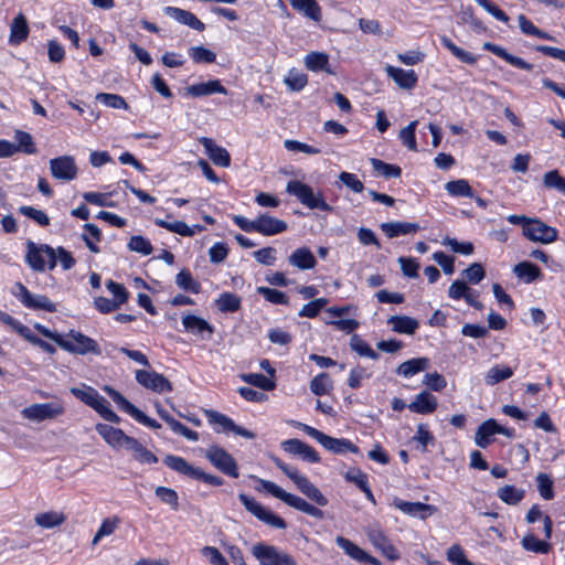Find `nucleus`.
Listing matches in <instances>:
<instances>
[{
  "label": "nucleus",
  "mask_w": 565,
  "mask_h": 565,
  "mask_svg": "<svg viewBox=\"0 0 565 565\" xmlns=\"http://www.w3.org/2000/svg\"><path fill=\"white\" fill-rule=\"evenodd\" d=\"M440 43L443 44L444 47L450 51V53L459 61L467 63L469 65L476 64L477 57L472 53L457 46L448 36L443 35L440 38Z\"/></svg>",
  "instance_id": "obj_41"
},
{
  "label": "nucleus",
  "mask_w": 565,
  "mask_h": 565,
  "mask_svg": "<svg viewBox=\"0 0 565 565\" xmlns=\"http://www.w3.org/2000/svg\"><path fill=\"white\" fill-rule=\"evenodd\" d=\"M521 544L524 550L540 554H547L552 548L550 543L539 540L534 534L531 533L526 534L522 539Z\"/></svg>",
  "instance_id": "obj_53"
},
{
  "label": "nucleus",
  "mask_w": 565,
  "mask_h": 565,
  "mask_svg": "<svg viewBox=\"0 0 565 565\" xmlns=\"http://www.w3.org/2000/svg\"><path fill=\"white\" fill-rule=\"evenodd\" d=\"M252 555L260 565H297V561L289 553L266 543H257L252 547Z\"/></svg>",
  "instance_id": "obj_5"
},
{
  "label": "nucleus",
  "mask_w": 565,
  "mask_h": 565,
  "mask_svg": "<svg viewBox=\"0 0 565 565\" xmlns=\"http://www.w3.org/2000/svg\"><path fill=\"white\" fill-rule=\"evenodd\" d=\"M154 223L159 227L166 228L167 231L179 234L181 236L192 237L195 235V230L191 228V226H189L183 221L168 222L162 218H156Z\"/></svg>",
  "instance_id": "obj_43"
},
{
  "label": "nucleus",
  "mask_w": 565,
  "mask_h": 565,
  "mask_svg": "<svg viewBox=\"0 0 565 565\" xmlns=\"http://www.w3.org/2000/svg\"><path fill=\"white\" fill-rule=\"evenodd\" d=\"M96 431L104 438V440L113 448L118 449L127 445L131 438L127 436L121 429L115 428L107 424H97Z\"/></svg>",
  "instance_id": "obj_20"
},
{
  "label": "nucleus",
  "mask_w": 565,
  "mask_h": 565,
  "mask_svg": "<svg viewBox=\"0 0 565 565\" xmlns=\"http://www.w3.org/2000/svg\"><path fill=\"white\" fill-rule=\"evenodd\" d=\"M449 195L456 198H475V193L469 182L465 179L449 181L445 184Z\"/></svg>",
  "instance_id": "obj_40"
},
{
  "label": "nucleus",
  "mask_w": 565,
  "mask_h": 565,
  "mask_svg": "<svg viewBox=\"0 0 565 565\" xmlns=\"http://www.w3.org/2000/svg\"><path fill=\"white\" fill-rule=\"evenodd\" d=\"M417 126V120L409 122L406 127H404L399 131V139L404 146H406L409 150L416 151L417 145L415 139V130Z\"/></svg>",
  "instance_id": "obj_62"
},
{
  "label": "nucleus",
  "mask_w": 565,
  "mask_h": 565,
  "mask_svg": "<svg viewBox=\"0 0 565 565\" xmlns=\"http://www.w3.org/2000/svg\"><path fill=\"white\" fill-rule=\"evenodd\" d=\"M185 92L191 97H202L213 94L227 95V89L221 84L218 79H212L205 83L190 85Z\"/></svg>",
  "instance_id": "obj_22"
},
{
  "label": "nucleus",
  "mask_w": 565,
  "mask_h": 565,
  "mask_svg": "<svg viewBox=\"0 0 565 565\" xmlns=\"http://www.w3.org/2000/svg\"><path fill=\"white\" fill-rule=\"evenodd\" d=\"M513 273L526 284H531L542 277L539 266L530 262H521L514 266Z\"/></svg>",
  "instance_id": "obj_36"
},
{
  "label": "nucleus",
  "mask_w": 565,
  "mask_h": 565,
  "mask_svg": "<svg viewBox=\"0 0 565 565\" xmlns=\"http://www.w3.org/2000/svg\"><path fill=\"white\" fill-rule=\"evenodd\" d=\"M128 248L131 252H136V253L142 254L145 256L150 255L153 250L150 241L141 235L131 236V238L128 243Z\"/></svg>",
  "instance_id": "obj_59"
},
{
  "label": "nucleus",
  "mask_w": 565,
  "mask_h": 565,
  "mask_svg": "<svg viewBox=\"0 0 565 565\" xmlns=\"http://www.w3.org/2000/svg\"><path fill=\"white\" fill-rule=\"evenodd\" d=\"M262 487L265 491L274 495L275 498L281 500L287 505L306 513L312 518H316L318 520H321L324 518V512L319 509L318 507H315L313 504H310L305 499L295 495L292 493H289L285 491L282 488L277 486L273 481L268 480H260Z\"/></svg>",
  "instance_id": "obj_2"
},
{
  "label": "nucleus",
  "mask_w": 565,
  "mask_h": 565,
  "mask_svg": "<svg viewBox=\"0 0 565 565\" xmlns=\"http://www.w3.org/2000/svg\"><path fill=\"white\" fill-rule=\"evenodd\" d=\"M215 303L222 312H235L241 308V298L232 292H223Z\"/></svg>",
  "instance_id": "obj_50"
},
{
  "label": "nucleus",
  "mask_w": 565,
  "mask_h": 565,
  "mask_svg": "<svg viewBox=\"0 0 565 565\" xmlns=\"http://www.w3.org/2000/svg\"><path fill=\"white\" fill-rule=\"evenodd\" d=\"M438 406L437 397L427 391L416 395L415 399L407 405L408 409L416 414H430Z\"/></svg>",
  "instance_id": "obj_25"
},
{
  "label": "nucleus",
  "mask_w": 565,
  "mask_h": 565,
  "mask_svg": "<svg viewBox=\"0 0 565 565\" xmlns=\"http://www.w3.org/2000/svg\"><path fill=\"white\" fill-rule=\"evenodd\" d=\"M238 499L241 503L245 507V509L262 522L275 529L287 527V523L284 519H281L279 515L273 513L269 509L258 503L254 498L245 493H241L238 495Z\"/></svg>",
  "instance_id": "obj_8"
},
{
  "label": "nucleus",
  "mask_w": 565,
  "mask_h": 565,
  "mask_svg": "<svg viewBox=\"0 0 565 565\" xmlns=\"http://www.w3.org/2000/svg\"><path fill=\"white\" fill-rule=\"evenodd\" d=\"M286 192L296 196L302 205L311 210L318 209L324 212L332 211V206L324 201L322 193H315L310 185L301 181L290 180L287 183Z\"/></svg>",
  "instance_id": "obj_3"
},
{
  "label": "nucleus",
  "mask_w": 565,
  "mask_h": 565,
  "mask_svg": "<svg viewBox=\"0 0 565 565\" xmlns=\"http://www.w3.org/2000/svg\"><path fill=\"white\" fill-rule=\"evenodd\" d=\"M84 230L86 233L82 235L87 248L92 253H99V247L97 246V242L102 239V232L100 230L92 223H87L84 225Z\"/></svg>",
  "instance_id": "obj_51"
},
{
  "label": "nucleus",
  "mask_w": 565,
  "mask_h": 565,
  "mask_svg": "<svg viewBox=\"0 0 565 565\" xmlns=\"http://www.w3.org/2000/svg\"><path fill=\"white\" fill-rule=\"evenodd\" d=\"M392 504L403 513L411 516H417L422 520H425L428 516L433 515L437 510L434 505L422 502H408L397 497L393 499Z\"/></svg>",
  "instance_id": "obj_18"
},
{
  "label": "nucleus",
  "mask_w": 565,
  "mask_h": 565,
  "mask_svg": "<svg viewBox=\"0 0 565 565\" xmlns=\"http://www.w3.org/2000/svg\"><path fill=\"white\" fill-rule=\"evenodd\" d=\"M125 449L132 451L135 460L140 463H157L158 457L143 447L136 438L131 437Z\"/></svg>",
  "instance_id": "obj_34"
},
{
  "label": "nucleus",
  "mask_w": 565,
  "mask_h": 565,
  "mask_svg": "<svg viewBox=\"0 0 565 565\" xmlns=\"http://www.w3.org/2000/svg\"><path fill=\"white\" fill-rule=\"evenodd\" d=\"M14 287L17 291H14L13 295L25 308L32 310H43L46 312L56 311V305L45 295L32 294L22 282H17Z\"/></svg>",
  "instance_id": "obj_10"
},
{
  "label": "nucleus",
  "mask_w": 565,
  "mask_h": 565,
  "mask_svg": "<svg viewBox=\"0 0 565 565\" xmlns=\"http://www.w3.org/2000/svg\"><path fill=\"white\" fill-rule=\"evenodd\" d=\"M483 49L486 51H489V52L493 53L494 55L501 57L502 60H504L505 62H508L509 64H511L514 67H518V68L524 70V71L533 70L532 64L527 63L526 61H524L523 58H521L519 56H514V55L510 54L509 52H507L505 49H503L494 43L486 42L483 44Z\"/></svg>",
  "instance_id": "obj_26"
},
{
  "label": "nucleus",
  "mask_w": 565,
  "mask_h": 565,
  "mask_svg": "<svg viewBox=\"0 0 565 565\" xmlns=\"http://www.w3.org/2000/svg\"><path fill=\"white\" fill-rule=\"evenodd\" d=\"M387 75L404 89H412L416 86L418 77L413 70H403L392 65L386 66Z\"/></svg>",
  "instance_id": "obj_23"
},
{
  "label": "nucleus",
  "mask_w": 565,
  "mask_h": 565,
  "mask_svg": "<svg viewBox=\"0 0 565 565\" xmlns=\"http://www.w3.org/2000/svg\"><path fill=\"white\" fill-rule=\"evenodd\" d=\"M291 266L301 270L312 269L317 265L313 253L308 247H299L288 257Z\"/></svg>",
  "instance_id": "obj_28"
},
{
  "label": "nucleus",
  "mask_w": 565,
  "mask_h": 565,
  "mask_svg": "<svg viewBox=\"0 0 565 565\" xmlns=\"http://www.w3.org/2000/svg\"><path fill=\"white\" fill-rule=\"evenodd\" d=\"M290 6L313 21L321 20V9L316 0H289Z\"/></svg>",
  "instance_id": "obj_38"
},
{
  "label": "nucleus",
  "mask_w": 565,
  "mask_h": 565,
  "mask_svg": "<svg viewBox=\"0 0 565 565\" xmlns=\"http://www.w3.org/2000/svg\"><path fill=\"white\" fill-rule=\"evenodd\" d=\"M307 435L311 438L316 439L320 445H322L327 450L334 454H345L348 451L352 454H359L360 449L356 445H354L351 440L345 438H334L330 437L317 428H308Z\"/></svg>",
  "instance_id": "obj_11"
},
{
  "label": "nucleus",
  "mask_w": 565,
  "mask_h": 565,
  "mask_svg": "<svg viewBox=\"0 0 565 565\" xmlns=\"http://www.w3.org/2000/svg\"><path fill=\"white\" fill-rule=\"evenodd\" d=\"M119 523L120 519L118 516L104 519L99 529L97 530L93 537L92 544L97 545L105 536L114 534Z\"/></svg>",
  "instance_id": "obj_48"
},
{
  "label": "nucleus",
  "mask_w": 565,
  "mask_h": 565,
  "mask_svg": "<svg viewBox=\"0 0 565 565\" xmlns=\"http://www.w3.org/2000/svg\"><path fill=\"white\" fill-rule=\"evenodd\" d=\"M543 184L547 189H554L565 195V179L557 170L548 171L543 177Z\"/></svg>",
  "instance_id": "obj_58"
},
{
  "label": "nucleus",
  "mask_w": 565,
  "mask_h": 565,
  "mask_svg": "<svg viewBox=\"0 0 565 565\" xmlns=\"http://www.w3.org/2000/svg\"><path fill=\"white\" fill-rule=\"evenodd\" d=\"M136 381L143 387L156 393H166L172 391V385L167 377L154 371H136Z\"/></svg>",
  "instance_id": "obj_16"
},
{
  "label": "nucleus",
  "mask_w": 565,
  "mask_h": 565,
  "mask_svg": "<svg viewBox=\"0 0 565 565\" xmlns=\"http://www.w3.org/2000/svg\"><path fill=\"white\" fill-rule=\"evenodd\" d=\"M66 515L61 511H46L34 516V523L45 530L55 529L64 524Z\"/></svg>",
  "instance_id": "obj_32"
},
{
  "label": "nucleus",
  "mask_w": 565,
  "mask_h": 565,
  "mask_svg": "<svg viewBox=\"0 0 565 565\" xmlns=\"http://www.w3.org/2000/svg\"><path fill=\"white\" fill-rule=\"evenodd\" d=\"M447 559L454 565H476L467 559L462 547L458 544L451 545L448 548Z\"/></svg>",
  "instance_id": "obj_64"
},
{
  "label": "nucleus",
  "mask_w": 565,
  "mask_h": 565,
  "mask_svg": "<svg viewBox=\"0 0 565 565\" xmlns=\"http://www.w3.org/2000/svg\"><path fill=\"white\" fill-rule=\"evenodd\" d=\"M61 348L73 354L84 355L93 353L99 355L102 353L99 345L94 339L75 330H71L66 335H64Z\"/></svg>",
  "instance_id": "obj_6"
},
{
  "label": "nucleus",
  "mask_w": 565,
  "mask_h": 565,
  "mask_svg": "<svg viewBox=\"0 0 565 565\" xmlns=\"http://www.w3.org/2000/svg\"><path fill=\"white\" fill-rule=\"evenodd\" d=\"M205 457L224 475L232 478H237L239 476L236 460L224 448L216 445L210 446L205 451Z\"/></svg>",
  "instance_id": "obj_9"
},
{
  "label": "nucleus",
  "mask_w": 565,
  "mask_h": 565,
  "mask_svg": "<svg viewBox=\"0 0 565 565\" xmlns=\"http://www.w3.org/2000/svg\"><path fill=\"white\" fill-rule=\"evenodd\" d=\"M371 164L374 171L387 179L398 178L402 174V170L398 166L386 163L380 159H371Z\"/></svg>",
  "instance_id": "obj_57"
},
{
  "label": "nucleus",
  "mask_w": 565,
  "mask_h": 565,
  "mask_svg": "<svg viewBox=\"0 0 565 565\" xmlns=\"http://www.w3.org/2000/svg\"><path fill=\"white\" fill-rule=\"evenodd\" d=\"M513 375V370L507 365H494L484 375L487 385H495Z\"/></svg>",
  "instance_id": "obj_44"
},
{
  "label": "nucleus",
  "mask_w": 565,
  "mask_h": 565,
  "mask_svg": "<svg viewBox=\"0 0 565 565\" xmlns=\"http://www.w3.org/2000/svg\"><path fill=\"white\" fill-rule=\"evenodd\" d=\"M288 225L285 221L270 216L268 214H260L256 217V232L265 235L273 236L287 231Z\"/></svg>",
  "instance_id": "obj_19"
},
{
  "label": "nucleus",
  "mask_w": 565,
  "mask_h": 565,
  "mask_svg": "<svg viewBox=\"0 0 565 565\" xmlns=\"http://www.w3.org/2000/svg\"><path fill=\"white\" fill-rule=\"evenodd\" d=\"M257 292L271 303H275V305H287L288 303V296L280 290L262 286V287L257 288Z\"/></svg>",
  "instance_id": "obj_60"
},
{
  "label": "nucleus",
  "mask_w": 565,
  "mask_h": 565,
  "mask_svg": "<svg viewBox=\"0 0 565 565\" xmlns=\"http://www.w3.org/2000/svg\"><path fill=\"white\" fill-rule=\"evenodd\" d=\"M337 545L343 550V552L353 558L354 561L361 563L363 562V557L365 556V551L358 546L355 543L350 541L343 536L335 537Z\"/></svg>",
  "instance_id": "obj_46"
},
{
  "label": "nucleus",
  "mask_w": 565,
  "mask_h": 565,
  "mask_svg": "<svg viewBox=\"0 0 565 565\" xmlns=\"http://www.w3.org/2000/svg\"><path fill=\"white\" fill-rule=\"evenodd\" d=\"M29 35V24L25 17L19 13L12 21L10 26V42L20 44L25 41Z\"/></svg>",
  "instance_id": "obj_35"
},
{
  "label": "nucleus",
  "mask_w": 565,
  "mask_h": 565,
  "mask_svg": "<svg viewBox=\"0 0 565 565\" xmlns=\"http://www.w3.org/2000/svg\"><path fill=\"white\" fill-rule=\"evenodd\" d=\"M284 83L290 90L300 92L307 85L308 77L303 72L297 68H291L286 75Z\"/></svg>",
  "instance_id": "obj_54"
},
{
  "label": "nucleus",
  "mask_w": 565,
  "mask_h": 565,
  "mask_svg": "<svg viewBox=\"0 0 565 565\" xmlns=\"http://www.w3.org/2000/svg\"><path fill=\"white\" fill-rule=\"evenodd\" d=\"M163 462L172 470L194 479L198 468L191 466L184 458L168 455L164 457Z\"/></svg>",
  "instance_id": "obj_37"
},
{
  "label": "nucleus",
  "mask_w": 565,
  "mask_h": 565,
  "mask_svg": "<svg viewBox=\"0 0 565 565\" xmlns=\"http://www.w3.org/2000/svg\"><path fill=\"white\" fill-rule=\"evenodd\" d=\"M497 495L504 503L515 505L523 500L525 491L512 484H505L497 490Z\"/></svg>",
  "instance_id": "obj_39"
},
{
  "label": "nucleus",
  "mask_w": 565,
  "mask_h": 565,
  "mask_svg": "<svg viewBox=\"0 0 565 565\" xmlns=\"http://www.w3.org/2000/svg\"><path fill=\"white\" fill-rule=\"evenodd\" d=\"M90 407L110 423L118 424L120 422L119 416L110 408L109 402L100 394H98L96 402H94Z\"/></svg>",
  "instance_id": "obj_47"
},
{
  "label": "nucleus",
  "mask_w": 565,
  "mask_h": 565,
  "mask_svg": "<svg viewBox=\"0 0 565 565\" xmlns=\"http://www.w3.org/2000/svg\"><path fill=\"white\" fill-rule=\"evenodd\" d=\"M25 262L34 271H45L46 268L52 270L56 266V253L53 247L47 244H35L28 242Z\"/></svg>",
  "instance_id": "obj_4"
},
{
  "label": "nucleus",
  "mask_w": 565,
  "mask_h": 565,
  "mask_svg": "<svg viewBox=\"0 0 565 565\" xmlns=\"http://www.w3.org/2000/svg\"><path fill=\"white\" fill-rule=\"evenodd\" d=\"M305 65L309 71L312 72L327 71L328 73H331V71L328 70L329 58L328 55L324 53H309L305 57Z\"/></svg>",
  "instance_id": "obj_45"
},
{
  "label": "nucleus",
  "mask_w": 565,
  "mask_h": 565,
  "mask_svg": "<svg viewBox=\"0 0 565 565\" xmlns=\"http://www.w3.org/2000/svg\"><path fill=\"white\" fill-rule=\"evenodd\" d=\"M14 140L17 141L15 147L18 148V151L26 154H33L36 152L33 138L29 132L17 130L14 134Z\"/></svg>",
  "instance_id": "obj_56"
},
{
  "label": "nucleus",
  "mask_w": 565,
  "mask_h": 565,
  "mask_svg": "<svg viewBox=\"0 0 565 565\" xmlns=\"http://www.w3.org/2000/svg\"><path fill=\"white\" fill-rule=\"evenodd\" d=\"M281 448L294 456H299L302 460L308 462H319L320 456L316 449L300 439H287L281 443Z\"/></svg>",
  "instance_id": "obj_17"
},
{
  "label": "nucleus",
  "mask_w": 565,
  "mask_h": 565,
  "mask_svg": "<svg viewBox=\"0 0 565 565\" xmlns=\"http://www.w3.org/2000/svg\"><path fill=\"white\" fill-rule=\"evenodd\" d=\"M189 55L195 63H214L216 55L204 46H192L189 49Z\"/></svg>",
  "instance_id": "obj_63"
},
{
  "label": "nucleus",
  "mask_w": 565,
  "mask_h": 565,
  "mask_svg": "<svg viewBox=\"0 0 565 565\" xmlns=\"http://www.w3.org/2000/svg\"><path fill=\"white\" fill-rule=\"evenodd\" d=\"M96 99L104 104L107 107L115 108V109H127L128 104L126 100L117 94H108V93H99L96 96Z\"/></svg>",
  "instance_id": "obj_61"
},
{
  "label": "nucleus",
  "mask_w": 565,
  "mask_h": 565,
  "mask_svg": "<svg viewBox=\"0 0 565 565\" xmlns=\"http://www.w3.org/2000/svg\"><path fill=\"white\" fill-rule=\"evenodd\" d=\"M184 330L193 334H203L207 332L210 335L214 332V327L203 318L188 313L182 318Z\"/></svg>",
  "instance_id": "obj_30"
},
{
  "label": "nucleus",
  "mask_w": 565,
  "mask_h": 565,
  "mask_svg": "<svg viewBox=\"0 0 565 565\" xmlns=\"http://www.w3.org/2000/svg\"><path fill=\"white\" fill-rule=\"evenodd\" d=\"M273 462L296 484L298 490L318 507H326L329 503L327 497L296 467L285 463L276 456L270 457Z\"/></svg>",
  "instance_id": "obj_1"
},
{
  "label": "nucleus",
  "mask_w": 565,
  "mask_h": 565,
  "mask_svg": "<svg viewBox=\"0 0 565 565\" xmlns=\"http://www.w3.org/2000/svg\"><path fill=\"white\" fill-rule=\"evenodd\" d=\"M65 413L63 404L58 402L32 404L22 409L21 415L23 418L33 422H43L46 419H54Z\"/></svg>",
  "instance_id": "obj_12"
},
{
  "label": "nucleus",
  "mask_w": 565,
  "mask_h": 565,
  "mask_svg": "<svg viewBox=\"0 0 565 565\" xmlns=\"http://www.w3.org/2000/svg\"><path fill=\"white\" fill-rule=\"evenodd\" d=\"M380 228L388 238H394L401 235L414 234L418 232L420 227L417 223L387 222L382 223Z\"/></svg>",
  "instance_id": "obj_27"
},
{
  "label": "nucleus",
  "mask_w": 565,
  "mask_h": 565,
  "mask_svg": "<svg viewBox=\"0 0 565 565\" xmlns=\"http://www.w3.org/2000/svg\"><path fill=\"white\" fill-rule=\"evenodd\" d=\"M200 143L204 147L210 159L220 167L226 168L231 164V156L225 148L217 146L213 139L202 137Z\"/></svg>",
  "instance_id": "obj_21"
},
{
  "label": "nucleus",
  "mask_w": 565,
  "mask_h": 565,
  "mask_svg": "<svg viewBox=\"0 0 565 565\" xmlns=\"http://www.w3.org/2000/svg\"><path fill=\"white\" fill-rule=\"evenodd\" d=\"M497 433L498 423L494 419H487L477 428L475 441L479 447L487 448Z\"/></svg>",
  "instance_id": "obj_31"
},
{
  "label": "nucleus",
  "mask_w": 565,
  "mask_h": 565,
  "mask_svg": "<svg viewBox=\"0 0 565 565\" xmlns=\"http://www.w3.org/2000/svg\"><path fill=\"white\" fill-rule=\"evenodd\" d=\"M523 235L532 242L551 244L557 239V230L539 218H531Z\"/></svg>",
  "instance_id": "obj_14"
},
{
  "label": "nucleus",
  "mask_w": 565,
  "mask_h": 565,
  "mask_svg": "<svg viewBox=\"0 0 565 565\" xmlns=\"http://www.w3.org/2000/svg\"><path fill=\"white\" fill-rule=\"evenodd\" d=\"M166 14L170 18L174 19L181 24L188 25L192 28L193 30H196L199 32L204 31L205 25L204 23L199 20L192 12L175 8V7H167L164 9Z\"/></svg>",
  "instance_id": "obj_24"
},
{
  "label": "nucleus",
  "mask_w": 565,
  "mask_h": 565,
  "mask_svg": "<svg viewBox=\"0 0 565 565\" xmlns=\"http://www.w3.org/2000/svg\"><path fill=\"white\" fill-rule=\"evenodd\" d=\"M104 391L108 394V396L116 403V405L122 412L130 415L138 423L153 429H158L161 425L156 420L147 416L143 412L137 408L134 404H131L124 395H121L118 391L113 388L111 386H104Z\"/></svg>",
  "instance_id": "obj_7"
},
{
  "label": "nucleus",
  "mask_w": 565,
  "mask_h": 565,
  "mask_svg": "<svg viewBox=\"0 0 565 565\" xmlns=\"http://www.w3.org/2000/svg\"><path fill=\"white\" fill-rule=\"evenodd\" d=\"M351 349L361 356H366L372 360H377L380 354L375 352L369 343L361 339L358 334H353L350 339Z\"/></svg>",
  "instance_id": "obj_55"
},
{
  "label": "nucleus",
  "mask_w": 565,
  "mask_h": 565,
  "mask_svg": "<svg viewBox=\"0 0 565 565\" xmlns=\"http://www.w3.org/2000/svg\"><path fill=\"white\" fill-rule=\"evenodd\" d=\"M333 387L332 380L328 373H320L310 381V391L317 395H326Z\"/></svg>",
  "instance_id": "obj_49"
},
{
  "label": "nucleus",
  "mask_w": 565,
  "mask_h": 565,
  "mask_svg": "<svg viewBox=\"0 0 565 565\" xmlns=\"http://www.w3.org/2000/svg\"><path fill=\"white\" fill-rule=\"evenodd\" d=\"M241 379L248 385L256 386L263 391H273L276 387L275 380H273L262 373L241 374Z\"/></svg>",
  "instance_id": "obj_42"
},
{
  "label": "nucleus",
  "mask_w": 565,
  "mask_h": 565,
  "mask_svg": "<svg viewBox=\"0 0 565 565\" xmlns=\"http://www.w3.org/2000/svg\"><path fill=\"white\" fill-rule=\"evenodd\" d=\"M429 365V359L415 358L399 364L396 372L398 375H402L404 377H411L422 371L427 370Z\"/></svg>",
  "instance_id": "obj_33"
},
{
  "label": "nucleus",
  "mask_w": 565,
  "mask_h": 565,
  "mask_svg": "<svg viewBox=\"0 0 565 565\" xmlns=\"http://www.w3.org/2000/svg\"><path fill=\"white\" fill-rule=\"evenodd\" d=\"M52 175L60 181L68 182L77 177V166L72 156H61L50 160Z\"/></svg>",
  "instance_id": "obj_15"
},
{
  "label": "nucleus",
  "mask_w": 565,
  "mask_h": 565,
  "mask_svg": "<svg viewBox=\"0 0 565 565\" xmlns=\"http://www.w3.org/2000/svg\"><path fill=\"white\" fill-rule=\"evenodd\" d=\"M175 284L185 291H191L193 294H199L201 290V285L196 281L189 269H181L180 273L175 276Z\"/></svg>",
  "instance_id": "obj_52"
},
{
  "label": "nucleus",
  "mask_w": 565,
  "mask_h": 565,
  "mask_svg": "<svg viewBox=\"0 0 565 565\" xmlns=\"http://www.w3.org/2000/svg\"><path fill=\"white\" fill-rule=\"evenodd\" d=\"M387 324L392 326V330L403 334H414L419 327V322L408 316H391Z\"/></svg>",
  "instance_id": "obj_29"
},
{
  "label": "nucleus",
  "mask_w": 565,
  "mask_h": 565,
  "mask_svg": "<svg viewBox=\"0 0 565 565\" xmlns=\"http://www.w3.org/2000/svg\"><path fill=\"white\" fill-rule=\"evenodd\" d=\"M204 414H205L209 423L211 425L216 426L215 427L216 433L232 431V433H234L238 436L245 437L247 439H254L256 437V435L253 431H250L242 426L236 425L232 418H230L228 416H226L220 412H216L213 409H206V411H204Z\"/></svg>",
  "instance_id": "obj_13"
}]
</instances>
